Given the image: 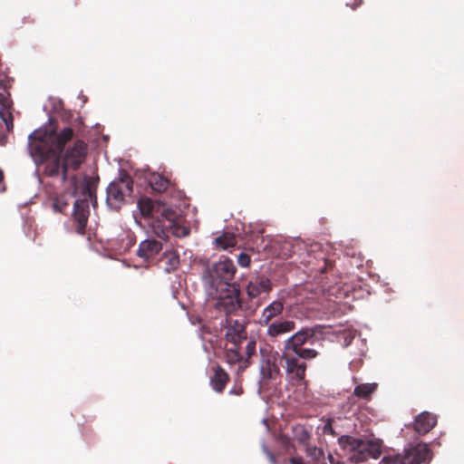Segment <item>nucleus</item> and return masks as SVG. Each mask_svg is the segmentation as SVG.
Segmentation results:
<instances>
[{
	"instance_id": "1",
	"label": "nucleus",
	"mask_w": 464,
	"mask_h": 464,
	"mask_svg": "<svg viewBox=\"0 0 464 464\" xmlns=\"http://www.w3.org/2000/svg\"><path fill=\"white\" fill-rule=\"evenodd\" d=\"M73 134V130L66 127L59 132L40 129L29 135V150L34 161L44 167L45 176L60 177L63 182L69 181L72 188V197L78 190L75 171L85 161L88 150L87 144L77 140L62 155L65 144L72 139Z\"/></svg>"
},
{
	"instance_id": "2",
	"label": "nucleus",
	"mask_w": 464,
	"mask_h": 464,
	"mask_svg": "<svg viewBox=\"0 0 464 464\" xmlns=\"http://www.w3.org/2000/svg\"><path fill=\"white\" fill-rule=\"evenodd\" d=\"M236 271L233 261L223 256L207 266L201 276L207 295L216 300L215 306L226 314H231L241 306L239 290L233 284Z\"/></svg>"
},
{
	"instance_id": "3",
	"label": "nucleus",
	"mask_w": 464,
	"mask_h": 464,
	"mask_svg": "<svg viewBox=\"0 0 464 464\" xmlns=\"http://www.w3.org/2000/svg\"><path fill=\"white\" fill-rule=\"evenodd\" d=\"M179 214L176 208L158 200L147 198V226L160 239H164L169 229L176 237H186L189 229L178 224Z\"/></svg>"
},
{
	"instance_id": "4",
	"label": "nucleus",
	"mask_w": 464,
	"mask_h": 464,
	"mask_svg": "<svg viewBox=\"0 0 464 464\" xmlns=\"http://www.w3.org/2000/svg\"><path fill=\"white\" fill-rule=\"evenodd\" d=\"M382 440L376 438L361 440L342 436L339 439V445L354 462H363L370 458L377 459L382 453Z\"/></svg>"
},
{
	"instance_id": "5",
	"label": "nucleus",
	"mask_w": 464,
	"mask_h": 464,
	"mask_svg": "<svg viewBox=\"0 0 464 464\" xmlns=\"http://www.w3.org/2000/svg\"><path fill=\"white\" fill-rule=\"evenodd\" d=\"M133 180L123 169H121L117 179L107 188L106 202L110 208L118 210L125 202V198L132 192Z\"/></svg>"
},
{
	"instance_id": "6",
	"label": "nucleus",
	"mask_w": 464,
	"mask_h": 464,
	"mask_svg": "<svg viewBox=\"0 0 464 464\" xmlns=\"http://www.w3.org/2000/svg\"><path fill=\"white\" fill-rule=\"evenodd\" d=\"M431 459L430 452L426 444H417L401 454H388L382 458L379 464H428Z\"/></svg>"
},
{
	"instance_id": "7",
	"label": "nucleus",
	"mask_w": 464,
	"mask_h": 464,
	"mask_svg": "<svg viewBox=\"0 0 464 464\" xmlns=\"http://www.w3.org/2000/svg\"><path fill=\"white\" fill-rule=\"evenodd\" d=\"M92 188L88 183L82 185V198L75 200L73 204L72 218L75 223V232L79 235L85 234V228L90 215L89 199L92 198Z\"/></svg>"
},
{
	"instance_id": "8",
	"label": "nucleus",
	"mask_w": 464,
	"mask_h": 464,
	"mask_svg": "<svg viewBox=\"0 0 464 464\" xmlns=\"http://www.w3.org/2000/svg\"><path fill=\"white\" fill-rule=\"evenodd\" d=\"M261 363L260 373L265 380L276 378L280 372L278 353H274L269 347H260Z\"/></svg>"
},
{
	"instance_id": "9",
	"label": "nucleus",
	"mask_w": 464,
	"mask_h": 464,
	"mask_svg": "<svg viewBox=\"0 0 464 464\" xmlns=\"http://www.w3.org/2000/svg\"><path fill=\"white\" fill-rule=\"evenodd\" d=\"M281 359L285 362L286 373L297 381H302L304 378L306 371V363L301 361L293 352L284 350Z\"/></svg>"
},
{
	"instance_id": "10",
	"label": "nucleus",
	"mask_w": 464,
	"mask_h": 464,
	"mask_svg": "<svg viewBox=\"0 0 464 464\" xmlns=\"http://www.w3.org/2000/svg\"><path fill=\"white\" fill-rule=\"evenodd\" d=\"M314 335V332L313 329H302L285 340L284 343V350L290 352L297 351L302 348L304 343H309Z\"/></svg>"
},
{
	"instance_id": "11",
	"label": "nucleus",
	"mask_w": 464,
	"mask_h": 464,
	"mask_svg": "<svg viewBox=\"0 0 464 464\" xmlns=\"http://www.w3.org/2000/svg\"><path fill=\"white\" fill-rule=\"evenodd\" d=\"M109 245L116 253L123 254L135 245V237L131 232L123 231L117 237L110 239Z\"/></svg>"
},
{
	"instance_id": "12",
	"label": "nucleus",
	"mask_w": 464,
	"mask_h": 464,
	"mask_svg": "<svg viewBox=\"0 0 464 464\" xmlns=\"http://www.w3.org/2000/svg\"><path fill=\"white\" fill-rule=\"evenodd\" d=\"M266 326L267 327L266 334L275 339L294 331L295 323L292 320H276Z\"/></svg>"
},
{
	"instance_id": "13",
	"label": "nucleus",
	"mask_w": 464,
	"mask_h": 464,
	"mask_svg": "<svg viewBox=\"0 0 464 464\" xmlns=\"http://www.w3.org/2000/svg\"><path fill=\"white\" fill-rule=\"evenodd\" d=\"M284 310V303L280 300H275L266 305L261 312L258 319L260 325L266 326L272 323L271 321L279 316Z\"/></svg>"
},
{
	"instance_id": "14",
	"label": "nucleus",
	"mask_w": 464,
	"mask_h": 464,
	"mask_svg": "<svg viewBox=\"0 0 464 464\" xmlns=\"http://www.w3.org/2000/svg\"><path fill=\"white\" fill-rule=\"evenodd\" d=\"M272 289V284L268 278L256 277L251 280L246 286V292L250 298L257 297L262 294H268Z\"/></svg>"
},
{
	"instance_id": "15",
	"label": "nucleus",
	"mask_w": 464,
	"mask_h": 464,
	"mask_svg": "<svg viewBox=\"0 0 464 464\" xmlns=\"http://www.w3.org/2000/svg\"><path fill=\"white\" fill-rule=\"evenodd\" d=\"M246 336V326L242 322L237 320L229 322L226 333V338L227 341L237 344L245 339Z\"/></svg>"
},
{
	"instance_id": "16",
	"label": "nucleus",
	"mask_w": 464,
	"mask_h": 464,
	"mask_svg": "<svg viewBox=\"0 0 464 464\" xmlns=\"http://www.w3.org/2000/svg\"><path fill=\"white\" fill-rule=\"evenodd\" d=\"M436 422V416L429 412H422L416 418L414 428L417 432L425 434L435 426Z\"/></svg>"
},
{
	"instance_id": "17",
	"label": "nucleus",
	"mask_w": 464,
	"mask_h": 464,
	"mask_svg": "<svg viewBox=\"0 0 464 464\" xmlns=\"http://www.w3.org/2000/svg\"><path fill=\"white\" fill-rule=\"evenodd\" d=\"M147 183L150 184L151 188L156 192H162L167 189L169 180L159 174L152 173L147 177Z\"/></svg>"
},
{
	"instance_id": "18",
	"label": "nucleus",
	"mask_w": 464,
	"mask_h": 464,
	"mask_svg": "<svg viewBox=\"0 0 464 464\" xmlns=\"http://www.w3.org/2000/svg\"><path fill=\"white\" fill-rule=\"evenodd\" d=\"M227 374L222 369L218 368L213 378L211 379V386L216 392H220L223 391L225 385L227 382Z\"/></svg>"
},
{
	"instance_id": "19",
	"label": "nucleus",
	"mask_w": 464,
	"mask_h": 464,
	"mask_svg": "<svg viewBox=\"0 0 464 464\" xmlns=\"http://www.w3.org/2000/svg\"><path fill=\"white\" fill-rule=\"evenodd\" d=\"M236 238L229 233H224L223 235L215 238L216 246L223 250H227L236 246Z\"/></svg>"
},
{
	"instance_id": "20",
	"label": "nucleus",
	"mask_w": 464,
	"mask_h": 464,
	"mask_svg": "<svg viewBox=\"0 0 464 464\" xmlns=\"http://www.w3.org/2000/svg\"><path fill=\"white\" fill-rule=\"evenodd\" d=\"M376 383H363L355 387L354 394L360 398H368L376 389Z\"/></svg>"
},
{
	"instance_id": "21",
	"label": "nucleus",
	"mask_w": 464,
	"mask_h": 464,
	"mask_svg": "<svg viewBox=\"0 0 464 464\" xmlns=\"http://www.w3.org/2000/svg\"><path fill=\"white\" fill-rule=\"evenodd\" d=\"M137 207L139 208V213L134 214V218L136 223L142 227H143V220H145V197L141 196L138 199Z\"/></svg>"
},
{
	"instance_id": "22",
	"label": "nucleus",
	"mask_w": 464,
	"mask_h": 464,
	"mask_svg": "<svg viewBox=\"0 0 464 464\" xmlns=\"http://www.w3.org/2000/svg\"><path fill=\"white\" fill-rule=\"evenodd\" d=\"M69 203L65 198V195L56 197L53 202V208L55 212L63 213L67 208Z\"/></svg>"
},
{
	"instance_id": "23",
	"label": "nucleus",
	"mask_w": 464,
	"mask_h": 464,
	"mask_svg": "<svg viewBox=\"0 0 464 464\" xmlns=\"http://www.w3.org/2000/svg\"><path fill=\"white\" fill-rule=\"evenodd\" d=\"M298 358L310 360L315 358L318 354L317 351L310 348H300L297 351L293 352Z\"/></svg>"
},
{
	"instance_id": "24",
	"label": "nucleus",
	"mask_w": 464,
	"mask_h": 464,
	"mask_svg": "<svg viewBox=\"0 0 464 464\" xmlns=\"http://www.w3.org/2000/svg\"><path fill=\"white\" fill-rule=\"evenodd\" d=\"M308 456L316 463H320L324 459V453L322 449L317 447H309L307 449Z\"/></svg>"
},
{
	"instance_id": "25",
	"label": "nucleus",
	"mask_w": 464,
	"mask_h": 464,
	"mask_svg": "<svg viewBox=\"0 0 464 464\" xmlns=\"http://www.w3.org/2000/svg\"><path fill=\"white\" fill-rule=\"evenodd\" d=\"M161 249V243L156 239L147 238V255L149 253L156 254Z\"/></svg>"
},
{
	"instance_id": "26",
	"label": "nucleus",
	"mask_w": 464,
	"mask_h": 464,
	"mask_svg": "<svg viewBox=\"0 0 464 464\" xmlns=\"http://www.w3.org/2000/svg\"><path fill=\"white\" fill-rule=\"evenodd\" d=\"M138 256L142 259L140 264L134 265L135 268L140 267L143 266V263L145 262V241H142L140 246L139 249L137 251Z\"/></svg>"
},
{
	"instance_id": "27",
	"label": "nucleus",
	"mask_w": 464,
	"mask_h": 464,
	"mask_svg": "<svg viewBox=\"0 0 464 464\" xmlns=\"http://www.w3.org/2000/svg\"><path fill=\"white\" fill-rule=\"evenodd\" d=\"M237 263L242 267H246L250 264V257L245 253H241L237 256Z\"/></svg>"
},
{
	"instance_id": "28",
	"label": "nucleus",
	"mask_w": 464,
	"mask_h": 464,
	"mask_svg": "<svg viewBox=\"0 0 464 464\" xmlns=\"http://www.w3.org/2000/svg\"><path fill=\"white\" fill-rule=\"evenodd\" d=\"M256 343L255 340H249L247 342V344L246 346V353L248 357H251L253 354L256 353Z\"/></svg>"
},
{
	"instance_id": "29",
	"label": "nucleus",
	"mask_w": 464,
	"mask_h": 464,
	"mask_svg": "<svg viewBox=\"0 0 464 464\" xmlns=\"http://www.w3.org/2000/svg\"><path fill=\"white\" fill-rule=\"evenodd\" d=\"M179 264V258L174 254L169 255V266L171 268H175Z\"/></svg>"
},
{
	"instance_id": "30",
	"label": "nucleus",
	"mask_w": 464,
	"mask_h": 464,
	"mask_svg": "<svg viewBox=\"0 0 464 464\" xmlns=\"http://www.w3.org/2000/svg\"><path fill=\"white\" fill-rule=\"evenodd\" d=\"M5 122L7 130H9V131L12 130V129H13V119H12V117L9 116L8 119L5 120Z\"/></svg>"
},
{
	"instance_id": "31",
	"label": "nucleus",
	"mask_w": 464,
	"mask_h": 464,
	"mask_svg": "<svg viewBox=\"0 0 464 464\" xmlns=\"http://www.w3.org/2000/svg\"><path fill=\"white\" fill-rule=\"evenodd\" d=\"M290 462L292 464H304L300 458H291Z\"/></svg>"
},
{
	"instance_id": "32",
	"label": "nucleus",
	"mask_w": 464,
	"mask_h": 464,
	"mask_svg": "<svg viewBox=\"0 0 464 464\" xmlns=\"http://www.w3.org/2000/svg\"><path fill=\"white\" fill-rule=\"evenodd\" d=\"M229 361L236 360L237 358V353L232 350L229 351L228 353Z\"/></svg>"
},
{
	"instance_id": "33",
	"label": "nucleus",
	"mask_w": 464,
	"mask_h": 464,
	"mask_svg": "<svg viewBox=\"0 0 464 464\" xmlns=\"http://www.w3.org/2000/svg\"><path fill=\"white\" fill-rule=\"evenodd\" d=\"M267 455H268V457H269V459H270L271 462H272V463H275V458H274V456H273L271 453H268Z\"/></svg>"
},
{
	"instance_id": "34",
	"label": "nucleus",
	"mask_w": 464,
	"mask_h": 464,
	"mask_svg": "<svg viewBox=\"0 0 464 464\" xmlns=\"http://www.w3.org/2000/svg\"><path fill=\"white\" fill-rule=\"evenodd\" d=\"M230 393H237V394H238V392H236V390H232V391H230Z\"/></svg>"
}]
</instances>
